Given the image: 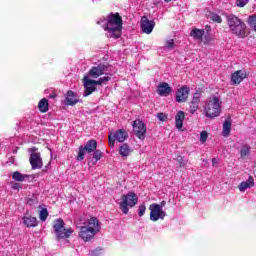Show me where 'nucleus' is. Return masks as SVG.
I'll list each match as a JSON object with an SVG mask.
<instances>
[{"instance_id": "obj_1", "label": "nucleus", "mask_w": 256, "mask_h": 256, "mask_svg": "<svg viewBox=\"0 0 256 256\" xmlns=\"http://www.w3.org/2000/svg\"><path fill=\"white\" fill-rule=\"evenodd\" d=\"M97 25L106 31V37L110 39H119L122 35L123 18L120 17L119 13H110L106 18H100Z\"/></svg>"}, {"instance_id": "obj_2", "label": "nucleus", "mask_w": 256, "mask_h": 256, "mask_svg": "<svg viewBox=\"0 0 256 256\" xmlns=\"http://www.w3.org/2000/svg\"><path fill=\"white\" fill-rule=\"evenodd\" d=\"M226 19L232 35H235L238 39H245L246 37H249L250 32L247 28V24H245L241 18L237 17L235 14H230Z\"/></svg>"}, {"instance_id": "obj_3", "label": "nucleus", "mask_w": 256, "mask_h": 256, "mask_svg": "<svg viewBox=\"0 0 256 256\" xmlns=\"http://www.w3.org/2000/svg\"><path fill=\"white\" fill-rule=\"evenodd\" d=\"M221 104V99L215 95H212L210 98H208L204 107V113H206V117H209L210 119L219 117V115H221Z\"/></svg>"}, {"instance_id": "obj_4", "label": "nucleus", "mask_w": 256, "mask_h": 256, "mask_svg": "<svg viewBox=\"0 0 256 256\" xmlns=\"http://www.w3.org/2000/svg\"><path fill=\"white\" fill-rule=\"evenodd\" d=\"M139 203V197L135 192H128L120 198L119 207L124 215L129 213V207H135Z\"/></svg>"}, {"instance_id": "obj_5", "label": "nucleus", "mask_w": 256, "mask_h": 256, "mask_svg": "<svg viewBox=\"0 0 256 256\" xmlns=\"http://www.w3.org/2000/svg\"><path fill=\"white\" fill-rule=\"evenodd\" d=\"M54 233H56V237L59 241V239H69L71 235L73 234V229L65 228V222L63 219L59 218L55 221L53 225Z\"/></svg>"}, {"instance_id": "obj_6", "label": "nucleus", "mask_w": 256, "mask_h": 256, "mask_svg": "<svg viewBox=\"0 0 256 256\" xmlns=\"http://www.w3.org/2000/svg\"><path fill=\"white\" fill-rule=\"evenodd\" d=\"M30 153V165L33 170L43 168V158H41V153L37 152V147H32L28 149Z\"/></svg>"}, {"instance_id": "obj_7", "label": "nucleus", "mask_w": 256, "mask_h": 256, "mask_svg": "<svg viewBox=\"0 0 256 256\" xmlns=\"http://www.w3.org/2000/svg\"><path fill=\"white\" fill-rule=\"evenodd\" d=\"M127 137H129L127 130L119 129L114 134H110L108 136V143L111 147H115V141L123 143L127 140Z\"/></svg>"}, {"instance_id": "obj_8", "label": "nucleus", "mask_w": 256, "mask_h": 256, "mask_svg": "<svg viewBox=\"0 0 256 256\" xmlns=\"http://www.w3.org/2000/svg\"><path fill=\"white\" fill-rule=\"evenodd\" d=\"M150 210V221H159V219H165L167 214L163 209H161V206L157 203H153L149 206Z\"/></svg>"}, {"instance_id": "obj_9", "label": "nucleus", "mask_w": 256, "mask_h": 256, "mask_svg": "<svg viewBox=\"0 0 256 256\" xmlns=\"http://www.w3.org/2000/svg\"><path fill=\"white\" fill-rule=\"evenodd\" d=\"M132 127L134 135L143 141V139H145V134L147 133V127L145 126V123H143V121L140 119H137L132 122Z\"/></svg>"}, {"instance_id": "obj_10", "label": "nucleus", "mask_w": 256, "mask_h": 256, "mask_svg": "<svg viewBox=\"0 0 256 256\" xmlns=\"http://www.w3.org/2000/svg\"><path fill=\"white\" fill-rule=\"evenodd\" d=\"M80 239L85 241V243L89 241H93L95 239L96 232L95 230L88 228L87 226L80 227L79 233H78Z\"/></svg>"}, {"instance_id": "obj_11", "label": "nucleus", "mask_w": 256, "mask_h": 256, "mask_svg": "<svg viewBox=\"0 0 256 256\" xmlns=\"http://www.w3.org/2000/svg\"><path fill=\"white\" fill-rule=\"evenodd\" d=\"M191 89L189 86L184 85L176 91V103H187Z\"/></svg>"}, {"instance_id": "obj_12", "label": "nucleus", "mask_w": 256, "mask_h": 256, "mask_svg": "<svg viewBox=\"0 0 256 256\" xmlns=\"http://www.w3.org/2000/svg\"><path fill=\"white\" fill-rule=\"evenodd\" d=\"M109 67L105 64H98L97 66H93L89 72V77H92V79H98V77H101V75H105V72L108 71Z\"/></svg>"}, {"instance_id": "obj_13", "label": "nucleus", "mask_w": 256, "mask_h": 256, "mask_svg": "<svg viewBox=\"0 0 256 256\" xmlns=\"http://www.w3.org/2000/svg\"><path fill=\"white\" fill-rule=\"evenodd\" d=\"M83 81H84L83 97H89L91 93H94V91H97V84L95 80H91L89 79V77L85 76Z\"/></svg>"}, {"instance_id": "obj_14", "label": "nucleus", "mask_w": 256, "mask_h": 256, "mask_svg": "<svg viewBox=\"0 0 256 256\" xmlns=\"http://www.w3.org/2000/svg\"><path fill=\"white\" fill-rule=\"evenodd\" d=\"M153 29H155V21L149 20L147 16H143L141 19V30L146 35H151L153 33Z\"/></svg>"}, {"instance_id": "obj_15", "label": "nucleus", "mask_w": 256, "mask_h": 256, "mask_svg": "<svg viewBox=\"0 0 256 256\" xmlns=\"http://www.w3.org/2000/svg\"><path fill=\"white\" fill-rule=\"evenodd\" d=\"M81 100L79 99V96L77 93L73 92L72 90H69L64 99V105L73 107V105H77V103H80Z\"/></svg>"}, {"instance_id": "obj_16", "label": "nucleus", "mask_w": 256, "mask_h": 256, "mask_svg": "<svg viewBox=\"0 0 256 256\" xmlns=\"http://www.w3.org/2000/svg\"><path fill=\"white\" fill-rule=\"evenodd\" d=\"M36 177H38L36 174H22L19 171H15L12 173L13 181H17L19 183H23V181H34Z\"/></svg>"}, {"instance_id": "obj_17", "label": "nucleus", "mask_w": 256, "mask_h": 256, "mask_svg": "<svg viewBox=\"0 0 256 256\" xmlns=\"http://www.w3.org/2000/svg\"><path fill=\"white\" fill-rule=\"evenodd\" d=\"M244 79H247V71L245 70H237L231 75L232 85H239Z\"/></svg>"}, {"instance_id": "obj_18", "label": "nucleus", "mask_w": 256, "mask_h": 256, "mask_svg": "<svg viewBox=\"0 0 256 256\" xmlns=\"http://www.w3.org/2000/svg\"><path fill=\"white\" fill-rule=\"evenodd\" d=\"M199 103H201V93L200 92H195L192 95V99L189 103V107H190V113H192V115L198 111L199 109Z\"/></svg>"}, {"instance_id": "obj_19", "label": "nucleus", "mask_w": 256, "mask_h": 256, "mask_svg": "<svg viewBox=\"0 0 256 256\" xmlns=\"http://www.w3.org/2000/svg\"><path fill=\"white\" fill-rule=\"evenodd\" d=\"M172 91L173 88L167 82H162L157 87V93L160 97H169Z\"/></svg>"}, {"instance_id": "obj_20", "label": "nucleus", "mask_w": 256, "mask_h": 256, "mask_svg": "<svg viewBox=\"0 0 256 256\" xmlns=\"http://www.w3.org/2000/svg\"><path fill=\"white\" fill-rule=\"evenodd\" d=\"M251 187H255V179L253 176H249L247 181H243L239 184L238 189L241 193H245L247 189H251Z\"/></svg>"}, {"instance_id": "obj_21", "label": "nucleus", "mask_w": 256, "mask_h": 256, "mask_svg": "<svg viewBox=\"0 0 256 256\" xmlns=\"http://www.w3.org/2000/svg\"><path fill=\"white\" fill-rule=\"evenodd\" d=\"M84 226L94 230V233L96 234L99 233V231H101V224L99 223V219L95 217H91Z\"/></svg>"}, {"instance_id": "obj_22", "label": "nucleus", "mask_w": 256, "mask_h": 256, "mask_svg": "<svg viewBox=\"0 0 256 256\" xmlns=\"http://www.w3.org/2000/svg\"><path fill=\"white\" fill-rule=\"evenodd\" d=\"M22 220L23 224L26 227H37L39 225V222H37V218L33 216H24Z\"/></svg>"}, {"instance_id": "obj_23", "label": "nucleus", "mask_w": 256, "mask_h": 256, "mask_svg": "<svg viewBox=\"0 0 256 256\" xmlns=\"http://www.w3.org/2000/svg\"><path fill=\"white\" fill-rule=\"evenodd\" d=\"M183 121H185V112L178 111V113L175 116L176 129H182L183 128Z\"/></svg>"}, {"instance_id": "obj_24", "label": "nucleus", "mask_w": 256, "mask_h": 256, "mask_svg": "<svg viewBox=\"0 0 256 256\" xmlns=\"http://www.w3.org/2000/svg\"><path fill=\"white\" fill-rule=\"evenodd\" d=\"M86 153H93L97 149V140H88L84 146Z\"/></svg>"}, {"instance_id": "obj_25", "label": "nucleus", "mask_w": 256, "mask_h": 256, "mask_svg": "<svg viewBox=\"0 0 256 256\" xmlns=\"http://www.w3.org/2000/svg\"><path fill=\"white\" fill-rule=\"evenodd\" d=\"M38 109L41 113H47L49 111V100L43 98L38 103Z\"/></svg>"}, {"instance_id": "obj_26", "label": "nucleus", "mask_w": 256, "mask_h": 256, "mask_svg": "<svg viewBox=\"0 0 256 256\" xmlns=\"http://www.w3.org/2000/svg\"><path fill=\"white\" fill-rule=\"evenodd\" d=\"M190 35L198 41H201V39H203V35H205V30L195 28L190 32Z\"/></svg>"}, {"instance_id": "obj_27", "label": "nucleus", "mask_w": 256, "mask_h": 256, "mask_svg": "<svg viewBox=\"0 0 256 256\" xmlns=\"http://www.w3.org/2000/svg\"><path fill=\"white\" fill-rule=\"evenodd\" d=\"M251 153V146L249 144L242 145L240 149V157L241 159H245Z\"/></svg>"}, {"instance_id": "obj_28", "label": "nucleus", "mask_w": 256, "mask_h": 256, "mask_svg": "<svg viewBox=\"0 0 256 256\" xmlns=\"http://www.w3.org/2000/svg\"><path fill=\"white\" fill-rule=\"evenodd\" d=\"M230 133H231V122L229 120H225V122L223 123L222 135L223 137H229Z\"/></svg>"}, {"instance_id": "obj_29", "label": "nucleus", "mask_w": 256, "mask_h": 256, "mask_svg": "<svg viewBox=\"0 0 256 256\" xmlns=\"http://www.w3.org/2000/svg\"><path fill=\"white\" fill-rule=\"evenodd\" d=\"M119 153L122 157H129V153H131V148H129V145L123 144L119 148Z\"/></svg>"}, {"instance_id": "obj_30", "label": "nucleus", "mask_w": 256, "mask_h": 256, "mask_svg": "<svg viewBox=\"0 0 256 256\" xmlns=\"http://www.w3.org/2000/svg\"><path fill=\"white\" fill-rule=\"evenodd\" d=\"M107 76L100 77L98 80H95L96 86L97 85H107L109 81H111V77L109 75L111 74H106Z\"/></svg>"}, {"instance_id": "obj_31", "label": "nucleus", "mask_w": 256, "mask_h": 256, "mask_svg": "<svg viewBox=\"0 0 256 256\" xmlns=\"http://www.w3.org/2000/svg\"><path fill=\"white\" fill-rule=\"evenodd\" d=\"M162 49L163 51H173V49H175V40H167L165 46Z\"/></svg>"}, {"instance_id": "obj_32", "label": "nucleus", "mask_w": 256, "mask_h": 256, "mask_svg": "<svg viewBox=\"0 0 256 256\" xmlns=\"http://www.w3.org/2000/svg\"><path fill=\"white\" fill-rule=\"evenodd\" d=\"M247 23L249 27H251V29H253V31L256 33V15L249 16Z\"/></svg>"}, {"instance_id": "obj_33", "label": "nucleus", "mask_w": 256, "mask_h": 256, "mask_svg": "<svg viewBox=\"0 0 256 256\" xmlns=\"http://www.w3.org/2000/svg\"><path fill=\"white\" fill-rule=\"evenodd\" d=\"M49 217V212L47 211V208H43L42 211L39 213V219L42 222L47 221V218Z\"/></svg>"}, {"instance_id": "obj_34", "label": "nucleus", "mask_w": 256, "mask_h": 256, "mask_svg": "<svg viewBox=\"0 0 256 256\" xmlns=\"http://www.w3.org/2000/svg\"><path fill=\"white\" fill-rule=\"evenodd\" d=\"M210 19L214 23H223V19L217 13H211L210 14Z\"/></svg>"}, {"instance_id": "obj_35", "label": "nucleus", "mask_w": 256, "mask_h": 256, "mask_svg": "<svg viewBox=\"0 0 256 256\" xmlns=\"http://www.w3.org/2000/svg\"><path fill=\"white\" fill-rule=\"evenodd\" d=\"M85 147L80 146L79 151H78V156H77V161H83L85 159Z\"/></svg>"}, {"instance_id": "obj_36", "label": "nucleus", "mask_w": 256, "mask_h": 256, "mask_svg": "<svg viewBox=\"0 0 256 256\" xmlns=\"http://www.w3.org/2000/svg\"><path fill=\"white\" fill-rule=\"evenodd\" d=\"M93 157L95 159V163H97V161H101V158L103 157V152H101V150L96 149L93 152Z\"/></svg>"}, {"instance_id": "obj_37", "label": "nucleus", "mask_w": 256, "mask_h": 256, "mask_svg": "<svg viewBox=\"0 0 256 256\" xmlns=\"http://www.w3.org/2000/svg\"><path fill=\"white\" fill-rule=\"evenodd\" d=\"M177 162L179 163V167H186L188 160H185L182 156L177 157Z\"/></svg>"}, {"instance_id": "obj_38", "label": "nucleus", "mask_w": 256, "mask_h": 256, "mask_svg": "<svg viewBox=\"0 0 256 256\" xmlns=\"http://www.w3.org/2000/svg\"><path fill=\"white\" fill-rule=\"evenodd\" d=\"M145 211H147V207L145 206V204H140L138 208L139 217H143V215H145Z\"/></svg>"}, {"instance_id": "obj_39", "label": "nucleus", "mask_w": 256, "mask_h": 256, "mask_svg": "<svg viewBox=\"0 0 256 256\" xmlns=\"http://www.w3.org/2000/svg\"><path fill=\"white\" fill-rule=\"evenodd\" d=\"M208 137H209V134H207L206 131H202V132L200 133V142H201V143H206Z\"/></svg>"}, {"instance_id": "obj_40", "label": "nucleus", "mask_w": 256, "mask_h": 256, "mask_svg": "<svg viewBox=\"0 0 256 256\" xmlns=\"http://www.w3.org/2000/svg\"><path fill=\"white\" fill-rule=\"evenodd\" d=\"M249 3V0H236L237 7H245Z\"/></svg>"}, {"instance_id": "obj_41", "label": "nucleus", "mask_w": 256, "mask_h": 256, "mask_svg": "<svg viewBox=\"0 0 256 256\" xmlns=\"http://www.w3.org/2000/svg\"><path fill=\"white\" fill-rule=\"evenodd\" d=\"M102 251H103V250H102L101 248H97L96 250L90 251L89 255H90V256H99V255H101V252H102Z\"/></svg>"}, {"instance_id": "obj_42", "label": "nucleus", "mask_w": 256, "mask_h": 256, "mask_svg": "<svg viewBox=\"0 0 256 256\" xmlns=\"http://www.w3.org/2000/svg\"><path fill=\"white\" fill-rule=\"evenodd\" d=\"M12 189H14V191H19V189H23V185H21V183H13L12 184Z\"/></svg>"}, {"instance_id": "obj_43", "label": "nucleus", "mask_w": 256, "mask_h": 256, "mask_svg": "<svg viewBox=\"0 0 256 256\" xmlns=\"http://www.w3.org/2000/svg\"><path fill=\"white\" fill-rule=\"evenodd\" d=\"M157 119H159V121H165V119H167V115H165V113H158Z\"/></svg>"}, {"instance_id": "obj_44", "label": "nucleus", "mask_w": 256, "mask_h": 256, "mask_svg": "<svg viewBox=\"0 0 256 256\" xmlns=\"http://www.w3.org/2000/svg\"><path fill=\"white\" fill-rule=\"evenodd\" d=\"M217 165H219V160L217 158H213L212 159V166L217 167Z\"/></svg>"}, {"instance_id": "obj_45", "label": "nucleus", "mask_w": 256, "mask_h": 256, "mask_svg": "<svg viewBox=\"0 0 256 256\" xmlns=\"http://www.w3.org/2000/svg\"><path fill=\"white\" fill-rule=\"evenodd\" d=\"M210 41H211V36L206 35L205 36V43H210Z\"/></svg>"}, {"instance_id": "obj_46", "label": "nucleus", "mask_w": 256, "mask_h": 256, "mask_svg": "<svg viewBox=\"0 0 256 256\" xmlns=\"http://www.w3.org/2000/svg\"><path fill=\"white\" fill-rule=\"evenodd\" d=\"M166 204H167V202H165V200H163V201L159 204V206L161 207V209H163L164 205H166Z\"/></svg>"}, {"instance_id": "obj_47", "label": "nucleus", "mask_w": 256, "mask_h": 256, "mask_svg": "<svg viewBox=\"0 0 256 256\" xmlns=\"http://www.w3.org/2000/svg\"><path fill=\"white\" fill-rule=\"evenodd\" d=\"M206 31H207V33H211V26L207 25L206 26Z\"/></svg>"}, {"instance_id": "obj_48", "label": "nucleus", "mask_w": 256, "mask_h": 256, "mask_svg": "<svg viewBox=\"0 0 256 256\" xmlns=\"http://www.w3.org/2000/svg\"><path fill=\"white\" fill-rule=\"evenodd\" d=\"M165 3H171V0H164Z\"/></svg>"}, {"instance_id": "obj_49", "label": "nucleus", "mask_w": 256, "mask_h": 256, "mask_svg": "<svg viewBox=\"0 0 256 256\" xmlns=\"http://www.w3.org/2000/svg\"><path fill=\"white\" fill-rule=\"evenodd\" d=\"M0 147H1V144H0Z\"/></svg>"}]
</instances>
